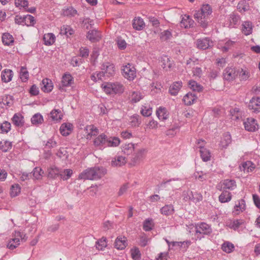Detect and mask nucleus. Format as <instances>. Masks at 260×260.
I'll list each match as a JSON object with an SVG mask.
<instances>
[{
  "label": "nucleus",
  "instance_id": "1",
  "mask_svg": "<svg viewBox=\"0 0 260 260\" xmlns=\"http://www.w3.org/2000/svg\"><path fill=\"white\" fill-rule=\"evenodd\" d=\"M107 173V170L103 167H94L87 169L79 175V179L98 180L103 177Z\"/></svg>",
  "mask_w": 260,
  "mask_h": 260
},
{
  "label": "nucleus",
  "instance_id": "2",
  "mask_svg": "<svg viewBox=\"0 0 260 260\" xmlns=\"http://www.w3.org/2000/svg\"><path fill=\"white\" fill-rule=\"evenodd\" d=\"M212 8L208 4L203 5L201 9L196 11L194 17L197 21L204 28L207 26V19L208 16L212 13Z\"/></svg>",
  "mask_w": 260,
  "mask_h": 260
},
{
  "label": "nucleus",
  "instance_id": "3",
  "mask_svg": "<svg viewBox=\"0 0 260 260\" xmlns=\"http://www.w3.org/2000/svg\"><path fill=\"white\" fill-rule=\"evenodd\" d=\"M102 87L107 94H121L124 90L123 85L119 82H107L102 84Z\"/></svg>",
  "mask_w": 260,
  "mask_h": 260
},
{
  "label": "nucleus",
  "instance_id": "4",
  "mask_svg": "<svg viewBox=\"0 0 260 260\" xmlns=\"http://www.w3.org/2000/svg\"><path fill=\"white\" fill-rule=\"evenodd\" d=\"M196 235L197 238L201 240L205 235H208L212 233L211 226L205 222H200L195 225Z\"/></svg>",
  "mask_w": 260,
  "mask_h": 260
},
{
  "label": "nucleus",
  "instance_id": "5",
  "mask_svg": "<svg viewBox=\"0 0 260 260\" xmlns=\"http://www.w3.org/2000/svg\"><path fill=\"white\" fill-rule=\"evenodd\" d=\"M26 235L20 232H15L14 237L12 238L7 244V247L13 250L16 248L20 244V240L25 241L26 240Z\"/></svg>",
  "mask_w": 260,
  "mask_h": 260
},
{
  "label": "nucleus",
  "instance_id": "6",
  "mask_svg": "<svg viewBox=\"0 0 260 260\" xmlns=\"http://www.w3.org/2000/svg\"><path fill=\"white\" fill-rule=\"evenodd\" d=\"M122 75L127 80H133L136 76V69L133 66L128 63L123 67Z\"/></svg>",
  "mask_w": 260,
  "mask_h": 260
},
{
  "label": "nucleus",
  "instance_id": "7",
  "mask_svg": "<svg viewBox=\"0 0 260 260\" xmlns=\"http://www.w3.org/2000/svg\"><path fill=\"white\" fill-rule=\"evenodd\" d=\"M101 69L104 79L113 76L115 73L114 66L108 62L102 64Z\"/></svg>",
  "mask_w": 260,
  "mask_h": 260
},
{
  "label": "nucleus",
  "instance_id": "8",
  "mask_svg": "<svg viewBox=\"0 0 260 260\" xmlns=\"http://www.w3.org/2000/svg\"><path fill=\"white\" fill-rule=\"evenodd\" d=\"M236 41L228 40L222 41L218 44V47L223 52H226L232 49L235 46Z\"/></svg>",
  "mask_w": 260,
  "mask_h": 260
},
{
  "label": "nucleus",
  "instance_id": "9",
  "mask_svg": "<svg viewBox=\"0 0 260 260\" xmlns=\"http://www.w3.org/2000/svg\"><path fill=\"white\" fill-rule=\"evenodd\" d=\"M245 220L243 219H234L226 222V225L235 231L238 230L240 227L245 226Z\"/></svg>",
  "mask_w": 260,
  "mask_h": 260
},
{
  "label": "nucleus",
  "instance_id": "10",
  "mask_svg": "<svg viewBox=\"0 0 260 260\" xmlns=\"http://www.w3.org/2000/svg\"><path fill=\"white\" fill-rule=\"evenodd\" d=\"M245 128L249 132H254L258 129L256 121L253 118H248L244 122Z\"/></svg>",
  "mask_w": 260,
  "mask_h": 260
},
{
  "label": "nucleus",
  "instance_id": "11",
  "mask_svg": "<svg viewBox=\"0 0 260 260\" xmlns=\"http://www.w3.org/2000/svg\"><path fill=\"white\" fill-rule=\"evenodd\" d=\"M213 45V42L209 38L198 39L197 41V46L201 49L205 50L211 47Z\"/></svg>",
  "mask_w": 260,
  "mask_h": 260
},
{
  "label": "nucleus",
  "instance_id": "12",
  "mask_svg": "<svg viewBox=\"0 0 260 260\" xmlns=\"http://www.w3.org/2000/svg\"><path fill=\"white\" fill-rule=\"evenodd\" d=\"M240 17L234 13L231 14L228 17L226 22L224 24L225 26L228 27H235V25L239 23Z\"/></svg>",
  "mask_w": 260,
  "mask_h": 260
},
{
  "label": "nucleus",
  "instance_id": "13",
  "mask_svg": "<svg viewBox=\"0 0 260 260\" xmlns=\"http://www.w3.org/2000/svg\"><path fill=\"white\" fill-rule=\"evenodd\" d=\"M238 72L234 68H226L223 72V78L225 80L231 81L234 79L238 75Z\"/></svg>",
  "mask_w": 260,
  "mask_h": 260
},
{
  "label": "nucleus",
  "instance_id": "14",
  "mask_svg": "<svg viewBox=\"0 0 260 260\" xmlns=\"http://www.w3.org/2000/svg\"><path fill=\"white\" fill-rule=\"evenodd\" d=\"M87 38L91 42H96L101 39L102 35L100 31L96 29H92L88 32Z\"/></svg>",
  "mask_w": 260,
  "mask_h": 260
},
{
  "label": "nucleus",
  "instance_id": "15",
  "mask_svg": "<svg viewBox=\"0 0 260 260\" xmlns=\"http://www.w3.org/2000/svg\"><path fill=\"white\" fill-rule=\"evenodd\" d=\"M246 208L245 201L243 199L238 200L236 202L234 207L233 213L235 215H239L240 213L243 212Z\"/></svg>",
  "mask_w": 260,
  "mask_h": 260
},
{
  "label": "nucleus",
  "instance_id": "16",
  "mask_svg": "<svg viewBox=\"0 0 260 260\" xmlns=\"http://www.w3.org/2000/svg\"><path fill=\"white\" fill-rule=\"evenodd\" d=\"M248 107L252 110L253 112H258L260 111V98L254 97L250 101Z\"/></svg>",
  "mask_w": 260,
  "mask_h": 260
},
{
  "label": "nucleus",
  "instance_id": "17",
  "mask_svg": "<svg viewBox=\"0 0 260 260\" xmlns=\"http://www.w3.org/2000/svg\"><path fill=\"white\" fill-rule=\"evenodd\" d=\"M107 137L105 134H101L96 137L94 140V145L100 149H103L106 147V142Z\"/></svg>",
  "mask_w": 260,
  "mask_h": 260
},
{
  "label": "nucleus",
  "instance_id": "18",
  "mask_svg": "<svg viewBox=\"0 0 260 260\" xmlns=\"http://www.w3.org/2000/svg\"><path fill=\"white\" fill-rule=\"evenodd\" d=\"M73 124L70 123H63L60 127V133L63 136H68L72 131Z\"/></svg>",
  "mask_w": 260,
  "mask_h": 260
},
{
  "label": "nucleus",
  "instance_id": "19",
  "mask_svg": "<svg viewBox=\"0 0 260 260\" xmlns=\"http://www.w3.org/2000/svg\"><path fill=\"white\" fill-rule=\"evenodd\" d=\"M85 131L87 139H90L92 136H96L99 133L98 129L92 125L86 126Z\"/></svg>",
  "mask_w": 260,
  "mask_h": 260
},
{
  "label": "nucleus",
  "instance_id": "20",
  "mask_svg": "<svg viewBox=\"0 0 260 260\" xmlns=\"http://www.w3.org/2000/svg\"><path fill=\"white\" fill-rule=\"evenodd\" d=\"M73 82V78L72 76L70 74H64L62 77L61 86H60V89L62 88L63 87L71 86Z\"/></svg>",
  "mask_w": 260,
  "mask_h": 260
},
{
  "label": "nucleus",
  "instance_id": "21",
  "mask_svg": "<svg viewBox=\"0 0 260 260\" xmlns=\"http://www.w3.org/2000/svg\"><path fill=\"white\" fill-rule=\"evenodd\" d=\"M13 77V72L11 70L5 69L2 72L1 79L5 83L10 82Z\"/></svg>",
  "mask_w": 260,
  "mask_h": 260
},
{
  "label": "nucleus",
  "instance_id": "22",
  "mask_svg": "<svg viewBox=\"0 0 260 260\" xmlns=\"http://www.w3.org/2000/svg\"><path fill=\"white\" fill-rule=\"evenodd\" d=\"M200 153L201 157L204 161H207L210 159L211 153L210 151L205 147L200 145Z\"/></svg>",
  "mask_w": 260,
  "mask_h": 260
},
{
  "label": "nucleus",
  "instance_id": "23",
  "mask_svg": "<svg viewBox=\"0 0 260 260\" xmlns=\"http://www.w3.org/2000/svg\"><path fill=\"white\" fill-rule=\"evenodd\" d=\"M127 245V241L124 237H117L115 242V247L119 250L124 249Z\"/></svg>",
  "mask_w": 260,
  "mask_h": 260
},
{
  "label": "nucleus",
  "instance_id": "24",
  "mask_svg": "<svg viewBox=\"0 0 260 260\" xmlns=\"http://www.w3.org/2000/svg\"><path fill=\"white\" fill-rule=\"evenodd\" d=\"M182 86L181 81H177L174 82L169 88V92L172 95H176L178 94L179 91Z\"/></svg>",
  "mask_w": 260,
  "mask_h": 260
},
{
  "label": "nucleus",
  "instance_id": "25",
  "mask_svg": "<svg viewBox=\"0 0 260 260\" xmlns=\"http://www.w3.org/2000/svg\"><path fill=\"white\" fill-rule=\"evenodd\" d=\"M126 160L125 157L122 156H117L113 158L111 161V165L113 167H121L125 164Z\"/></svg>",
  "mask_w": 260,
  "mask_h": 260
},
{
  "label": "nucleus",
  "instance_id": "26",
  "mask_svg": "<svg viewBox=\"0 0 260 260\" xmlns=\"http://www.w3.org/2000/svg\"><path fill=\"white\" fill-rule=\"evenodd\" d=\"M252 24L250 21H244L242 25V32L246 36L249 35L252 32Z\"/></svg>",
  "mask_w": 260,
  "mask_h": 260
},
{
  "label": "nucleus",
  "instance_id": "27",
  "mask_svg": "<svg viewBox=\"0 0 260 260\" xmlns=\"http://www.w3.org/2000/svg\"><path fill=\"white\" fill-rule=\"evenodd\" d=\"M156 115L160 120H165L168 118L169 113L164 107H160L156 112Z\"/></svg>",
  "mask_w": 260,
  "mask_h": 260
},
{
  "label": "nucleus",
  "instance_id": "28",
  "mask_svg": "<svg viewBox=\"0 0 260 260\" xmlns=\"http://www.w3.org/2000/svg\"><path fill=\"white\" fill-rule=\"evenodd\" d=\"M133 26L136 30H141L144 28L145 23L142 18L138 17L133 20Z\"/></svg>",
  "mask_w": 260,
  "mask_h": 260
},
{
  "label": "nucleus",
  "instance_id": "29",
  "mask_svg": "<svg viewBox=\"0 0 260 260\" xmlns=\"http://www.w3.org/2000/svg\"><path fill=\"white\" fill-rule=\"evenodd\" d=\"M236 186L235 181L232 179H225L221 183V187L223 189L233 190Z\"/></svg>",
  "mask_w": 260,
  "mask_h": 260
},
{
  "label": "nucleus",
  "instance_id": "30",
  "mask_svg": "<svg viewBox=\"0 0 260 260\" xmlns=\"http://www.w3.org/2000/svg\"><path fill=\"white\" fill-rule=\"evenodd\" d=\"M42 83L43 85V86L42 87V90L46 92H50L52 89H53V84L52 83V81L48 79H44L42 81Z\"/></svg>",
  "mask_w": 260,
  "mask_h": 260
},
{
  "label": "nucleus",
  "instance_id": "31",
  "mask_svg": "<svg viewBox=\"0 0 260 260\" xmlns=\"http://www.w3.org/2000/svg\"><path fill=\"white\" fill-rule=\"evenodd\" d=\"M120 143V139L116 137L107 138L106 147H116Z\"/></svg>",
  "mask_w": 260,
  "mask_h": 260
},
{
  "label": "nucleus",
  "instance_id": "32",
  "mask_svg": "<svg viewBox=\"0 0 260 260\" xmlns=\"http://www.w3.org/2000/svg\"><path fill=\"white\" fill-rule=\"evenodd\" d=\"M12 122L17 126H22L24 123V118L20 114H15L12 118Z\"/></svg>",
  "mask_w": 260,
  "mask_h": 260
},
{
  "label": "nucleus",
  "instance_id": "33",
  "mask_svg": "<svg viewBox=\"0 0 260 260\" xmlns=\"http://www.w3.org/2000/svg\"><path fill=\"white\" fill-rule=\"evenodd\" d=\"M193 20L189 17V16L184 15L180 22V25L181 27H183L184 28L190 27L191 26L193 25Z\"/></svg>",
  "mask_w": 260,
  "mask_h": 260
},
{
  "label": "nucleus",
  "instance_id": "34",
  "mask_svg": "<svg viewBox=\"0 0 260 260\" xmlns=\"http://www.w3.org/2000/svg\"><path fill=\"white\" fill-rule=\"evenodd\" d=\"M197 98L194 94L188 93L183 97V101L185 105H190L194 102Z\"/></svg>",
  "mask_w": 260,
  "mask_h": 260
},
{
  "label": "nucleus",
  "instance_id": "35",
  "mask_svg": "<svg viewBox=\"0 0 260 260\" xmlns=\"http://www.w3.org/2000/svg\"><path fill=\"white\" fill-rule=\"evenodd\" d=\"M50 117L53 121H60L62 117L61 111L59 109H54L50 113Z\"/></svg>",
  "mask_w": 260,
  "mask_h": 260
},
{
  "label": "nucleus",
  "instance_id": "36",
  "mask_svg": "<svg viewBox=\"0 0 260 260\" xmlns=\"http://www.w3.org/2000/svg\"><path fill=\"white\" fill-rule=\"evenodd\" d=\"M43 40L45 45H51L54 43L55 37L52 33H48L44 35Z\"/></svg>",
  "mask_w": 260,
  "mask_h": 260
},
{
  "label": "nucleus",
  "instance_id": "37",
  "mask_svg": "<svg viewBox=\"0 0 260 260\" xmlns=\"http://www.w3.org/2000/svg\"><path fill=\"white\" fill-rule=\"evenodd\" d=\"M232 199L231 193L228 191H223L219 196V201L221 203H226L230 202Z\"/></svg>",
  "mask_w": 260,
  "mask_h": 260
},
{
  "label": "nucleus",
  "instance_id": "38",
  "mask_svg": "<svg viewBox=\"0 0 260 260\" xmlns=\"http://www.w3.org/2000/svg\"><path fill=\"white\" fill-rule=\"evenodd\" d=\"M255 168V165L250 161H247L242 164V166L241 168V170L244 172L249 173L252 171Z\"/></svg>",
  "mask_w": 260,
  "mask_h": 260
},
{
  "label": "nucleus",
  "instance_id": "39",
  "mask_svg": "<svg viewBox=\"0 0 260 260\" xmlns=\"http://www.w3.org/2000/svg\"><path fill=\"white\" fill-rule=\"evenodd\" d=\"M174 209L172 205H167L162 207L160 209V212L162 214L165 215H171L173 214Z\"/></svg>",
  "mask_w": 260,
  "mask_h": 260
},
{
  "label": "nucleus",
  "instance_id": "40",
  "mask_svg": "<svg viewBox=\"0 0 260 260\" xmlns=\"http://www.w3.org/2000/svg\"><path fill=\"white\" fill-rule=\"evenodd\" d=\"M3 43L5 45H11L14 42V38L13 36L9 33H5L2 37Z\"/></svg>",
  "mask_w": 260,
  "mask_h": 260
},
{
  "label": "nucleus",
  "instance_id": "41",
  "mask_svg": "<svg viewBox=\"0 0 260 260\" xmlns=\"http://www.w3.org/2000/svg\"><path fill=\"white\" fill-rule=\"evenodd\" d=\"M194 176L196 179H198L201 181L206 180L210 178V175L208 173H204L203 172H196Z\"/></svg>",
  "mask_w": 260,
  "mask_h": 260
},
{
  "label": "nucleus",
  "instance_id": "42",
  "mask_svg": "<svg viewBox=\"0 0 260 260\" xmlns=\"http://www.w3.org/2000/svg\"><path fill=\"white\" fill-rule=\"evenodd\" d=\"M189 88L193 91L200 92L203 89V87L196 81L193 80L189 81L188 82Z\"/></svg>",
  "mask_w": 260,
  "mask_h": 260
},
{
  "label": "nucleus",
  "instance_id": "43",
  "mask_svg": "<svg viewBox=\"0 0 260 260\" xmlns=\"http://www.w3.org/2000/svg\"><path fill=\"white\" fill-rule=\"evenodd\" d=\"M234 245L230 242H225L221 246L222 250L227 253L232 252L234 250Z\"/></svg>",
  "mask_w": 260,
  "mask_h": 260
},
{
  "label": "nucleus",
  "instance_id": "44",
  "mask_svg": "<svg viewBox=\"0 0 260 260\" xmlns=\"http://www.w3.org/2000/svg\"><path fill=\"white\" fill-rule=\"evenodd\" d=\"M134 150V144L133 143H128L124 144L122 148V151L126 155H129L132 153Z\"/></svg>",
  "mask_w": 260,
  "mask_h": 260
},
{
  "label": "nucleus",
  "instance_id": "45",
  "mask_svg": "<svg viewBox=\"0 0 260 260\" xmlns=\"http://www.w3.org/2000/svg\"><path fill=\"white\" fill-rule=\"evenodd\" d=\"M231 142V136L228 133L224 134L222 138L220 145L222 147H226Z\"/></svg>",
  "mask_w": 260,
  "mask_h": 260
},
{
  "label": "nucleus",
  "instance_id": "46",
  "mask_svg": "<svg viewBox=\"0 0 260 260\" xmlns=\"http://www.w3.org/2000/svg\"><path fill=\"white\" fill-rule=\"evenodd\" d=\"M20 78L22 82H26L29 77L28 72L26 68L21 67L19 73Z\"/></svg>",
  "mask_w": 260,
  "mask_h": 260
},
{
  "label": "nucleus",
  "instance_id": "47",
  "mask_svg": "<svg viewBox=\"0 0 260 260\" xmlns=\"http://www.w3.org/2000/svg\"><path fill=\"white\" fill-rule=\"evenodd\" d=\"M31 122L34 125H38L42 123L43 118L40 113L35 114L31 118Z\"/></svg>",
  "mask_w": 260,
  "mask_h": 260
},
{
  "label": "nucleus",
  "instance_id": "48",
  "mask_svg": "<svg viewBox=\"0 0 260 260\" xmlns=\"http://www.w3.org/2000/svg\"><path fill=\"white\" fill-rule=\"evenodd\" d=\"M73 174V171L70 169H64L62 171H60V176L63 180L69 179Z\"/></svg>",
  "mask_w": 260,
  "mask_h": 260
},
{
  "label": "nucleus",
  "instance_id": "49",
  "mask_svg": "<svg viewBox=\"0 0 260 260\" xmlns=\"http://www.w3.org/2000/svg\"><path fill=\"white\" fill-rule=\"evenodd\" d=\"M21 188L19 184H15L11 186L10 195L12 197L17 196L20 192Z\"/></svg>",
  "mask_w": 260,
  "mask_h": 260
},
{
  "label": "nucleus",
  "instance_id": "50",
  "mask_svg": "<svg viewBox=\"0 0 260 260\" xmlns=\"http://www.w3.org/2000/svg\"><path fill=\"white\" fill-rule=\"evenodd\" d=\"M143 98V95L139 91H133L131 95V99L133 103H137Z\"/></svg>",
  "mask_w": 260,
  "mask_h": 260
},
{
  "label": "nucleus",
  "instance_id": "51",
  "mask_svg": "<svg viewBox=\"0 0 260 260\" xmlns=\"http://www.w3.org/2000/svg\"><path fill=\"white\" fill-rule=\"evenodd\" d=\"M48 175L50 177L55 178L58 175H60V171L55 166H52L48 170Z\"/></svg>",
  "mask_w": 260,
  "mask_h": 260
},
{
  "label": "nucleus",
  "instance_id": "52",
  "mask_svg": "<svg viewBox=\"0 0 260 260\" xmlns=\"http://www.w3.org/2000/svg\"><path fill=\"white\" fill-rule=\"evenodd\" d=\"M11 123L8 121H4L0 123V129L1 133H8L11 129Z\"/></svg>",
  "mask_w": 260,
  "mask_h": 260
},
{
  "label": "nucleus",
  "instance_id": "53",
  "mask_svg": "<svg viewBox=\"0 0 260 260\" xmlns=\"http://www.w3.org/2000/svg\"><path fill=\"white\" fill-rule=\"evenodd\" d=\"M77 11L73 7H69L63 10L62 14L66 16L72 17L77 14Z\"/></svg>",
  "mask_w": 260,
  "mask_h": 260
},
{
  "label": "nucleus",
  "instance_id": "54",
  "mask_svg": "<svg viewBox=\"0 0 260 260\" xmlns=\"http://www.w3.org/2000/svg\"><path fill=\"white\" fill-rule=\"evenodd\" d=\"M12 143L5 141L0 142V149L3 152H7L12 148Z\"/></svg>",
  "mask_w": 260,
  "mask_h": 260
},
{
  "label": "nucleus",
  "instance_id": "55",
  "mask_svg": "<svg viewBox=\"0 0 260 260\" xmlns=\"http://www.w3.org/2000/svg\"><path fill=\"white\" fill-rule=\"evenodd\" d=\"M96 248L100 250H103L107 246L106 239L102 238L96 242Z\"/></svg>",
  "mask_w": 260,
  "mask_h": 260
},
{
  "label": "nucleus",
  "instance_id": "56",
  "mask_svg": "<svg viewBox=\"0 0 260 260\" xmlns=\"http://www.w3.org/2000/svg\"><path fill=\"white\" fill-rule=\"evenodd\" d=\"M146 152L145 149H141L136 153L135 157L134 158V162L137 163L138 161L144 157V154Z\"/></svg>",
  "mask_w": 260,
  "mask_h": 260
},
{
  "label": "nucleus",
  "instance_id": "57",
  "mask_svg": "<svg viewBox=\"0 0 260 260\" xmlns=\"http://www.w3.org/2000/svg\"><path fill=\"white\" fill-rule=\"evenodd\" d=\"M131 256L133 259L139 260L141 258V253L138 248H134L131 250Z\"/></svg>",
  "mask_w": 260,
  "mask_h": 260
},
{
  "label": "nucleus",
  "instance_id": "58",
  "mask_svg": "<svg viewBox=\"0 0 260 260\" xmlns=\"http://www.w3.org/2000/svg\"><path fill=\"white\" fill-rule=\"evenodd\" d=\"M141 113L144 116H149L152 114V108L150 106H143L142 107Z\"/></svg>",
  "mask_w": 260,
  "mask_h": 260
},
{
  "label": "nucleus",
  "instance_id": "59",
  "mask_svg": "<svg viewBox=\"0 0 260 260\" xmlns=\"http://www.w3.org/2000/svg\"><path fill=\"white\" fill-rule=\"evenodd\" d=\"M153 226L152 220L151 219H146L143 223V229L145 231H149L152 230Z\"/></svg>",
  "mask_w": 260,
  "mask_h": 260
},
{
  "label": "nucleus",
  "instance_id": "60",
  "mask_svg": "<svg viewBox=\"0 0 260 260\" xmlns=\"http://www.w3.org/2000/svg\"><path fill=\"white\" fill-rule=\"evenodd\" d=\"M24 23L27 26L33 25L35 23V20L33 16L27 15L24 16Z\"/></svg>",
  "mask_w": 260,
  "mask_h": 260
},
{
  "label": "nucleus",
  "instance_id": "61",
  "mask_svg": "<svg viewBox=\"0 0 260 260\" xmlns=\"http://www.w3.org/2000/svg\"><path fill=\"white\" fill-rule=\"evenodd\" d=\"M139 115H136L130 117L129 122L132 126H138L140 123Z\"/></svg>",
  "mask_w": 260,
  "mask_h": 260
},
{
  "label": "nucleus",
  "instance_id": "62",
  "mask_svg": "<svg viewBox=\"0 0 260 260\" xmlns=\"http://www.w3.org/2000/svg\"><path fill=\"white\" fill-rule=\"evenodd\" d=\"M43 172L42 170L38 167H36L34 169L33 176L35 179H40L42 177Z\"/></svg>",
  "mask_w": 260,
  "mask_h": 260
},
{
  "label": "nucleus",
  "instance_id": "63",
  "mask_svg": "<svg viewBox=\"0 0 260 260\" xmlns=\"http://www.w3.org/2000/svg\"><path fill=\"white\" fill-rule=\"evenodd\" d=\"M193 192L189 190L186 191H184L182 193L183 199L185 201H192V198L193 197Z\"/></svg>",
  "mask_w": 260,
  "mask_h": 260
},
{
  "label": "nucleus",
  "instance_id": "64",
  "mask_svg": "<svg viewBox=\"0 0 260 260\" xmlns=\"http://www.w3.org/2000/svg\"><path fill=\"white\" fill-rule=\"evenodd\" d=\"M103 73L101 72H96L92 74V75L91 76V79L94 81L96 82L100 80H102L103 78H104Z\"/></svg>",
  "mask_w": 260,
  "mask_h": 260
}]
</instances>
